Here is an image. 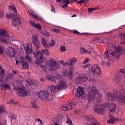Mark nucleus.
<instances>
[{
	"label": "nucleus",
	"instance_id": "35",
	"mask_svg": "<svg viewBox=\"0 0 125 125\" xmlns=\"http://www.w3.org/2000/svg\"><path fill=\"white\" fill-rule=\"evenodd\" d=\"M31 104H32V107L34 108V109H38V105H37V102L36 100H33L31 101Z\"/></svg>",
	"mask_w": 125,
	"mask_h": 125
},
{
	"label": "nucleus",
	"instance_id": "63",
	"mask_svg": "<svg viewBox=\"0 0 125 125\" xmlns=\"http://www.w3.org/2000/svg\"><path fill=\"white\" fill-rule=\"evenodd\" d=\"M93 41H100V38H98V37H95V38H93Z\"/></svg>",
	"mask_w": 125,
	"mask_h": 125
},
{
	"label": "nucleus",
	"instance_id": "19",
	"mask_svg": "<svg viewBox=\"0 0 125 125\" xmlns=\"http://www.w3.org/2000/svg\"><path fill=\"white\" fill-rule=\"evenodd\" d=\"M6 54L8 55L9 57H13L15 56V50L13 47H10L7 49Z\"/></svg>",
	"mask_w": 125,
	"mask_h": 125
},
{
	"label": "nucleus",
	"instance_id": "40",
	"mask_svg": "<svg viewBox=\"0 0 125 125\" xmlns=\"http://www.w3.org/2000/svg\"><path fill=\"white\" fill-rule=\"evenodd\" d=\"M102 65L103 66H105V65H106V66H107L108 67H109V66H110V62H105L102 61Z\"/></svg>",
	"mask_w": 125,
	"mask_h": 125
},
{
	"label": "nucleus",
	"instance_id": "64",
	"mask_svg": "<svg viewBox=\"0 0 125 125\" xmlns=\"http://www.w3.org/2000/svg\"><path fill=\"white\" fill-rule=\"evenodd\" d=\"M14 101L13 100H10L8 103H7V104L13 103Z\"/></svg>",
	"mask_w": 125,
	"mask_h": 125
},
{
	"label": "nucleus",
	"instance_id": "22",
	"mask_svg": "<svg viewBox=\"0 0 125 125\" xmlns=\"http://www.w3.org/2000/svg\"><path fill=\"white\" fill-rule=\"evenodd\" d=\"M109 118H110L109 120H107V124H109L111 125H114L115 122H118L119 121V119L116 118L114 116L109 115Z\"/></svg>",
	"mask_w": 125,
	"mask_h": 125
},
{
	"label": "nucleus",
	"instance_id": "56",
	"mask_svg": "<svg viewBox=\"0 0 125 125\" xmlns=\"http://www.w3.org/2000/svg\"><path fill=\"white\" fill-rule=\"evenodd\" d=\"M56 79L60 80V79H61V75H60V74H57Z\"/></svg>",
	"mask_w": 125,
	"mask_h": 125
},
{
	"label": "nucleus",
	"instance_id": "24",
	"mask_svg": "<svg viewBox=\"0 0 125 125\" xmlns=\"http://www.w3.org/2000/svg\"><path fill=\"white\" fill-rule=\"evenodd\" d=\"M21 22V20H20V18H16L13 20L12 21V26L13 27H15V26H16V25H18V24H20V22Z\"/></svg>",
	"mask_w": 125,
	"mask_h": 125
},
{
	"label": "nucleus",
	"instance_id": "38",
	"mask_svg": "<svg viewBox=\"0 0 125 125\" xmlns=\"http://www.w3.org/2000/svg\"><path fill=\"white\" fill-rule=\"evenodd\" d=\"M2 113H6L5 109H4V106L3 105H0V114H2Z\"/></svg>",
	"mask_w": 125,
	"mask_h": 125
},
{
	"label": "nucleus",
	"instance_id": "39",
	"mask_svg": "<svg viewBox=\"0 0 125 125\" xmlns=\"http://www.w3.org/2000/svg\"><path fill=\"white\" fill-rule=\"evenodd\" d=\"M8 7L10 10H13V11H14V12H17V10H16L15 6L9 5Z\"/></svg>",
	"mask_w": 125,
	"mask_h": 125
},
{
	"label": "nucleus",
	"instance_id": "36",
	"mask_svg": "<svg viewBox=\"0 0 125 125\" xmlns=\"http://www.w3.org/2000/svg\"><path fill=\"white\" fill-rule=\"evenodd\" d=\"M84 125H100V123L98 121L95 119L91 124H85Z\"/></svg>",
	"mask_w": 125,
	"mask_h": 125
},
{
	"label": "nucleus",
	"instance_id": "53",
	"mask_svg": "<svg viewBox=\"0 0 125 125\" xmlns=\"http://www.w3.org/2000/svg\"><path fill=\"white\" fill-rule=\"evenodd\" d=\"M72 33L75 35H79L80 34L79 32L77 30H72Z\"/></svg>",
	"mask_w": 125,
	"mask_h": 125
},
{
	"label": "nucleus",
	"instance_id": "44",
	"mask_svg": "<svg viewBox=\"0 0 125 125\" xmlns=\"http://www.w3.org/2000/svg\"><path fill=\"white\" fill-rule=\"evenodd\" d=\"M35 122H39L40 123L39 125H43L42 120H41L40 119L37 118L35 119Z\"/></svg>",
	"mask_w": 125,
	"mask_h": 125
},
{
	"label": "nucleus",
	"instance_id": "41",
	"mask_svg": "<svg viewBox=\"0 0 125 125\" xmlns=\"http://www.w3.org/2000/svg\"><path fill=\"white\" fill-rule=\"evenodd\" d=\"M55 45V41L53 40H51V43H50L48 45L49 47H52V46H54Z\"/></svg>",
	"mask_w": 125,
	"mask_h": 125
},
{
	"label": "nucleus",
	"instance_id": "50",
	"mask_svg": "<svg viewBox=\"0 0 125 125\" xmlns=\"http://www.w3.org/2000/svg\"><path fill=\"white\" fill-rule=\"evenodd\" d=\"M3 15H4V12L2 10H0V17H3Z\"/></svg>",
	"mask_w": 125,
	"mask_h": 125
},
{
	"label": "nucleus",
	"instance_id": "32",
	"mask_svg": "<svg viewBox=\"0 0 125 125\" xmlns=\"http://www.w3.org/2000/svg\"><path fill=\"white\" fill-rule=\"evenodd\" d=\"M30 16L32 17H34V18H36V19H38V20H39V21H41V22H43V20L41 17L36 16L32 13L30 14Z\"/></svg>",
	"mask_w": 125,
	"mask_h": 125
},
{
	"label": "nucleus",
	"instance_id": "16",
	"mask_svg": "<svg viewBox=\"0 0 125 125\" xmlns=\"http://www.w3.org/2000/svg\"><path fill=\"white\" fill-rule=\"evenodd\" d=\"M0 87H1V89L3 88L4 90H10L11 88L9 83L5 81L4 82L2 81V80H0Z\"/></svg>",
	"mask_w": 125,
	"mask_h": 125
},
{
	"label": "nucleus",
	"instance_id": "25",
	"mask_svg": "<svg viewBox=\"0 0 125 125\" xmlns=\"http://www.w3.org/2000/svg\"><path fill=\"white\" fill-rule=\"evenodd\" d=\"M116 104H111L109 105V109L110 113H112V112H114L115 110H116Z\"/></svg>",
	"mask_w": 125,
	"mask_h": 125
},
{
	"label": "nucleus",
	"instance_id": "26",
	"mask_svg": "<svg viewBox=\"0 0 125 125\" xmlns=\"http://www.w3.org/2000/svg\"><path fill=\"white\" fill-rule=\"evenodd\" d=\"M14 75V74L13 73H10L7 74L5 78V81H7V82H9V81L12 80Z\"/></svg>",
	"mask_w": 125,
	"mask_h": 125
},
{
	"label": "nucleus",
	"instance_id": "29",
	"mask_svg": "<svg viewBox=\"0 0 125 125\" xmlns=\"http://www.w3.org/2000/svg\"><path fill=\"white\" fill-rule=\"evenodd\" d=\"M40 52H41V53L42 54V57L41 58V59H39V60L40 61H41L40 63H42V53H44L45 54H46V55H49V52H48V50H47V49L42 50L41 51H40Z\"/></svg>",
	"mask_w": 125,
	"mask_h": 125
},
{
	"label": "nucleus",
	"instance_id": "54",
	"mask_svg": "<svg viewBox=\"0 0 125 125\" xmlns=\"http://www.w3.org/2000/svg\"><path fill=\"white\" fill-rule=\"evenodd\" d=\"M42 70L44 71V72H46V67L44 65H42L41 66Z\"/></svg>",
	"mask_w": 125,
	"mask_h": 125
},
{
	"label": "nucleus",
	"instance_id": "17",
	"mask_svg": "<svg viewBox=\"0 0 125 125\" xmlns=\"http://www.w3.org/2000/svg\"><path fill=\"white\" fill-rule=\"evenodd\" d=\"M77 60V58L73 57L66 62H63V66H71V65H75Z\"/></svg>",
	"mask_w": 125,
	"mask_h": 125
},
{
	"label": "nucleus",
	"instance_id": "52",
	"mask_svg": "<svg viewBox=\"0 0 125 125\" xmlns=\"http://www.w3.org/2000/svg\"><path fill=\"white\" fill-rule=\"evenodd\" d=\"M51 11L53 12H55V7L53 6L52 4H51Z\"/></svg>",
	"mask_w": 125,
	"mask_h": 125
},
{
	"label": "nucleus",
	"instance_id": "23",
	"mask_svg": "<svg viewBox=\"0 0 125 125\" xmlns=\"http://www.w3.org/2000/svg\"><path fill=\"white\" fill-rule=\"evenodd\" d=\"M84 119L86 122H88V123H91L95 120L94 117L92 115H86L84 116Z\"/></svg>",
	"mask_w": 125,
	"mask_h": 125
},
{
	"label": "nucleus",
	"instance_id": "61",
	"mask_svg": "<svg viewBox=\"0 0 125 125\" xmlns=\"http://www.w3.org/2000/svg\"><path fill=\"white\" fill-rule=\"evenodd\" d=\"M44 34L46 37H49L50 36V34L48 32H45Z\"/></svg>",
	"mask_w": 125,
	"mask_h": 125
},
{
	"label": "nucleus",
	"instance_id": "1",
	"mask_svg": "<svg viewBox=\"0 0 125 125\" xmlns=\"http://www.w3.org/2000/svg\"><path fill=\"white\" fill-rule=\"evenodd\" d=\"M108 99L110 101L118 100L120 103L125 104V90L122 89L120 91L117 90L115 92L108 93Z\"/></svg>",
	"mask_w": 125,
	"mask_h": 125
},
{
	"label": "nucleus",
	"instance_id": "45",
	"mask_svg": "<svg viewBox=\"0 0 125 125\" xmlns=\"http://www.w3.org/2000/svg\"><path fill=\"white\" fill-rule=\"evenodd\" d=\"M15 15L12 14L11 15L10 14H7L6 16V17L7 18H13V17H14Z\"/></svg>",
	"mask_w": 125,
	"mask_h": 125
},
{
	"label": "nucleus",
	"instance_id": "46",
	"mask_svg": "<svg viewBox=\"0 0 125 125\" xmlns=\"http://www.w3.org/2000/svg\"><path fill=\"white\" fill-rule=\"evenodd\" d=\"M121 41H124L125 39V33H122L120 35Z\"/></svg>",
	"mask_w": 125,
	"mask_h": 125
},
{
	"label": "nucleus",
	"instance_id": "27",
	"mask_svg": "<svg viewBox=\"0 0 125 125\" xmlns=\"http://www.w3.org/2000/svg\"><path fill=\"white\" fill-rule=\"evenodd\" d=\"M46 79L53 83H56V81H55V77H54V76H51V75H46Z\"/></svg>",
	"mask_w": 125,
	"mask_h": 125
},
{
	"label": "nucleus",
	"instance_id": "7",
	"mask_svg": "<svg viewBox=\"0 0 125 125\" xmlns=\"http://www.w3.org/2000/svg\"><path fill=\"white\" fill-rule=\"evenodd\" d=\"M37 96L40 100H49V93L46 91L41 90L38 92Z\"/></svg>",
	"mask_w": 125,
	"mask_h": 125
},
{
	"label": "nucleus",
	"instance_id": "15",
	"mask_svg": "<svg viewBox=\"0 0 125 125\" xmlns=\"http://www.w3.org/2000/svg\"><path fill=\"white\" fill-rule=\"evenodd\" d=\"M124 74H125V69H121L120 72H117L114 77V82H116V83H120V82H121L122 75Z\"/></svg>",
	"mask_w": 125,
	"mask_h": 125
},
{
	"label": "nucleus",
	"instance_id": "3",
	"mask_svg": "<svg viewBox=\"0 0 125 125\" xmlns=\"http://www.w3.org/2000/svg\"><path fill=\"white\" fill-rule=\"evenodd\" d=\"M9 37L7 31L4 29H0V42L2 43H9L11 41L7 38Z\"/></svg>",
	"mask_w": 125,
	"mask_h": 125
},
{
	"label": "nucleus",
	"instance_id": "55",
	"mask_svg": "<svg viewBox=\"0 0 125 125\" xmlns=\"http://www.w3.org/2000/svg\"><path fill=\"white\" fill-rule=\"evenodd\" d=\"M52 31H53V32H55V33H58L59 32V29H52Z\"/></svg>",
	"mask_w": 125,
	"mask_h": 125
},
{
	"label": "nucleus",
	"instance_id": "33",
	"mask_svg": "<svg viewBox=\"0 0 125 125\" xmlns=\"http://www.w3.org/2000/svg\"><path fill=\"white\" fill-rule=\"evenodd\" d=\"M70 3V0H63V8H66Z\"/></svg>",
	"mask_w": 125,
	"mask_h": 125
},
{
	"label": "nucleus",
	"instance_id": "31",
	"mask_svg": "<svg viewBox=\"0 0 125 125\" xmlns=\"http://www.w3.org/2000/svg\"><path fill=\"white\" fill-rule=\"evenodd\" d=\"M27 83L28 84H31V85H36V83L37 82L35 80L32 79H27Z\"/></svg>",
	"mask_w": 125,
	"mask_h": 125
},
{
	"label": "nucleus",
	"instance_id": "51",
	"mask_svg": "<svg viewBox=\"0 0 125 125\" xmlns=\"http://www.w3.org/2000/svg\"><path fill=\"white\" fill-rule=\"evenodd\" d=\"M29 23L31 26H33V27H35V26H36V24L33 21H29Z\"/></svg>",
	"mask_w": 125,
	"mask_h": 125
},
{
	"label": "nucleus",
	"instance_id": "62",
	"mask_svg": "<svg viewBox=\"0 0 125 125\" xmlns=\"http://www.w3.org/2000/svg\"><path fill=\"white\" fill-rule=\"evenodd\" d=\"M84 1V0H81L78 2V3H79L80 4H82V3H83L84 2H85Z\"/></svg>",
	"mask_w": 125,
	"mask_h": 125
},
{
	"label": "nucleus",
	"instance_id": "28",
	"mask_svg": "<svg viewBox=\"0 0 125 125\" xmlns=\"http://www.w3.org/2000/svg\"><path fill=\"white\" fill-rule=\"evenodd\" d=\"M47 42V41L46 40V39H45L44 38L42 39V43L43 46H44V47H45L46 48H47V47H49V46L46 43Z\"/></svg>",
	"mask_w": 125,
	"mask_h": 125
},
{
	"label": "nucleus",
	"instance_id": "11",
	"mask_svg": "<svg viewBox=\"0 0 125 125\" xmlns=\"http://www.w3.org/2000/svg\"><path fill=\"white\" fill-rule=\"evenodd\" d=\"M106 108V104H103L102 105L97 104L94 106V110L97 114H102L103 110Z\"/></svg>",
	"mask_w": 125,
	"mask_h": 125
},
{
	"label": "nucleus",
	"instance_id": "12",
	"mask_svg": "<svg viewBox=\"0 0 125 125\" xmlns=\"http://www.w3.org/2000/svg\"><path fill=\"white\" fill-rule=\"evenodd\" d=\"M76 103L75 101L74 98L72 99V101L71 103H69L67 105L63 106V111H70L72 110L73 108H75V105Z\"/></svg>",
	"mask_w": 125,
	"mask_h": 125
},
{
	"label": "nucleus",
	"instance_id": "10",
	"mask_svg": "<svg viewBox=\"0 0 125 125\" xmlns=\"http://www.w3.org/2000/svg\"><path fill=\"white\" fill-rule=\"evenodd\" d=\"M48 64L49 67H51V71H56L57 69H60V65L55 62L53 59H51Z\"/></svg>",
	"mask_w": 125,
	"mask_h": 125
},
{
	"label": "nucleus",
	"instance_id": "49",
	"mask_svg": "<svg viewBox=\"0 0 125 125\" xmlns=\"http://www.w3.org/2000/svg\"><path fill=\"white\" fill-rule=\"evenodd\" d=\"M80 52L81 53H85V49L84 48H81L80 49Z\"/></svg>",
	"mask_w": 125,
	"mask_h": 125
},
{
	"label": "nucleus",
	"instance_id": "18",
	"mask_svg": "<svg viewBox=\"0 0 125 125\" xmlns=\"http://www.w3.org/2000/svg\"><path fill=\"white\" fill-rule=\"evenodd\" d=\"M87 79L86 75H82L76 78V81L78 83H85Z\"/></svg>",
	"mask_w": 125,
	"mask_h": 125
},
{
	"label": "nucleus",
	"instance_id": "57",
	"mask_svg": "<svg viewBox=\"0 0 125 125\" xmlns=\"http://www.w3.org/2000/svg\"><path fill=\"white\" fill-rule=\"evenodd\" d=\"M11 118L12 120H16L17 116H16V115H13L11 117Z\"/></svg>",
	"mask_w": 125,
	"mask_h": 125
},
{
	"label": "nucleus",
	"instance_id": "34",
	"mask_svg": "<svg viewBox=\"0 0 125 125\" xmlns=\"http://www.w3.org/2000/svg\"><path fill=\"white\" fill-rule=\"evenodd\" d=\"M104 59H107V60H108L109 58H110V57H109V52L108 50H105L104 52Z\"/></svg>",
	"mask_w": 125,
	"mask_h": 125
},
{
	"label": "nucleus",
	"instance_id": "14",
	"mask_svg": "<svg viewBox=\"0 0 125 125\" xmlns=\"http://www.w3.org/2000/svg\"><path fill=\"white\" fill-rule=\"evenodd\" d=\"M91 72L93 75H101V70L97 64H94L92 66Z\"/></svg>",
	"mask_w": 125,
	"mask_h": 125
},
{
	"label": "nucleus",
	"instance_id": "30",
	"mask_svg": "<svg viewBox=\"0 0 125 125\" xmlns=\"http://www.w3.org/2000/svg\"><path fill=\"white\" fill-rule=\"evenodd\" d=\"M0 79L2 81V79L4 77V70L2 69L1 65L0 66Z\"/></svg>",
	"mask_w": 125,
	"mask_h": 125
},
{
	"label": "nucleus",
	"instance_id": "5",
	"mask_svg": "<svg viewBox=\"0 0 125 125\" xmlns=\"http://www.w3.org/2000/svg\"><path fill=\"white\" fill-rule=\"evenodd\" d=\"M125 50L124 46H118L116 51L111 52V55L115 58H120L121 54H125Z\"/></svg>",
	"mask_w": 125,
	"mask_h": 125
},
{
	"label": "nucleus",
	"instance_id": "9",
	"mask_svg": "<svg viewBox=\"0 0 125 125\" xmlns=\"http://www.w3.org/2000/svg\"><path fill=\"white\" fill-rule=\"evenodd\" d=\"M17 94L20 97H25V96L28 95V91L26 90V87L22 85L18 87Z\"/></svg>",
	"mask_w": 125,
	"mask_h": 125
},
{
	"label": "nucleus",
	"instance_id": "21",
	"mask_svg": "<svg viewBox=\"0 0 125 125\" xmlns=\"http://www.w3.org/2000/svg\"><path fill=\"white\" fill-rule=\"evenodd\" d=\"M83 88L79 87L77 89V92L75 93V96L77 98H81L83 95Z\"/></svg>",
	"mask_w": 125,
	"mask_h": 125
},
{
	"label": "nucleus",
	"instance_id": "13",
	"mask_svg": "<svg viewBox=\"0 0 125 125\" xmlns=\"http://www.w3.org/2000/svg\"><path fill=\"white\" fill-rule=\"evenodd\" d=\"M73 69H74V67L71 66L69 67L68 70H63V76L64 77H68L69 80H72L73 76Z\"/></svg>",
	"mask_w": 125,
	"mask_h": 125
},
{
	"label": "nucleus",
	"instance_id": "4",
	"mask_svg": "<svg viewBox=\"0 0 125 125\" xmlns=\"http://www.w3.org/2000/svg\"><path fill=\"white\" fill-rule=\"evenodd\" d=\"M62 88H63V81H61L58 85H50L48 86V89L50 90L52 94H55Z\"/></svg>",
	"mask_w": 125,
	"mask_h": 125
},
{
	"label": "nucleus",
	"instance_id": "6",
	"mask_svg": "<svg viewBox=\"0 0 125 125\" xmlns=\"http://www.w3.org/2000/svg\"><path fill=\"white\" fill-rule=\"evenodd\" d=\"M98 94V90L96 87H92L91 90L89 91L87 95V98L89 102L93 101L95 99V95Z\"/></svg>",
	"mask_w": 125,
	"mask_h": 125
},
{
	"label": "nucleus",
	"instance_id": "43",
	"mask_svg": "<svg viewBox=\"0 0 125 125\" xmlns=\"http://www.w3.org/2000/svg\"><path fill=\"white\" fill-rule=\"evenodd\" d=\"M34 28H37L38 30H42V26L39 23L36 24Z\"/></svg>",
	"mask_w": 125,
	"mask_h": 125
},
{
	"label": "nucleus",
	"instance_id": "20",
	"mask_svg": "<svg viewBox=\"0 0 125 125\" xmlns=\"http://www.w3.org/2000/svg\"><path fill=\"white\" fill-rule=\"evenodd\" d=\"M20 61L22 63L23 69H28L29 68V63H28V62L25 61V58L21 57L20 58Z\"/></svg>",
	"mask_w": 125,
	"mask_h": 125
},
{
	"label": "nucleus",
	"instance_id": "58",
	"mask_svg": "<svg viewBox=\"0 0 125 125\" xmlns=\"http://www.w3.org/2000/svg\"><path fill=\"white\" fill-rule=\"evenodd\" d=\"M89 60V59L87 58L83 62V64H85L86 63H87L88 62V61Z\"/></svg>",
	"mask_w": 125,
	"mask_h": 125
},
{
	"label": "nucleus",
	"instance_id": "37",
	"mask_svg": "<svg viewBox=\"0 0 125 125\" xmlns=\"http://www.w3.org/2000/svg\"><path fill=\"white\" fill-rule=\"evenodd\" d=\"M102 94H100L97 96L96 98L97 103H100L101 101H102Z\"/></svg>",
	"mask_w": 125,
	"mask_h": 125
},
{
	"label": "nucleus",
	"instance_id": "47",
	"mask_svg": "<svg viewBox=\"0 0 125 125\" xmlns=\"http://www.w3.org/2000/svg\"><path fill=\"white\" fill-rule=\"evenodd\" d=\"M95 8H88V11L89 13H91L92 11H94V10H95Z\"/></svg>",
	"mask_w": 125,
	"mask_h": 125
},
{
	"label": "nucleus",
	"instance_id": "2",
	"mask_svg": "<svg viewBox=\"0 0 125 125\" xmlns=\"http://www.w3.org/2000/svg\"><path fill=\"white\" fill-rule=\"evenodd\" d=\"M31 41L33 42L36 50L33 53L34 56L35 58H37V60L35 62V64L37 65H40L42 61H39V59H41L42 57V54L41 52H39V49H40V42L38 39V36L37 35L34 34L31 37Z\"/></svg>",
	"mask_w": 125,
	"mask_h": 125
},
{
	"label": "nucleus",
	"instance_id": "48",
	"mask_svg": "<svg viewBox=\"0 0 125 125\" xmlns=\"http://www.w3.org/2000/svg\"><path fill=\"white\" fill-rule=\"evenodd\" d=\"M67 87H68L67 82H63V88H67Z\"/></svg>",
	"mask_w": 125,
	"mask_h": 125
},
{
	"label": "nucleus",
	"instance_id": "42",
	"mask_svg": "<svg viewBox=\"0 0 125 125\" xmlns=\"http://www.w3.org/2000/svg\"><path fill=\"white\" fill-rule=\"evenodd\" d=\"M66 124L70 125H73V123H72V120H71V119L67 117Z\"/></svg>",
	"mask_w": 125,
	"mask_h": 125
},
{
	"label": "nucleus",
	"instance_id": "8",
	"mask_svg": "<svg viewBox=\"0 0 125 125\" xmlns=\"http://www.w3.org/2000/svg\"><path fill=\"white\" fill-rule=\"evenodd\" d=\"M24 49L26 52V55L24 58V60L26 59L28 62L31 63L32 62V58L29 56V54L32 53L33 52V49L30 47L29 44H27L26 46L24 47Z\"/></svg>",
	"mask_w": 125,
	"mask_h": 125
},
{
	"label": "nucleus",
	"instance_id": "59",
	"mask_svg": "<svg viewBox=\"0 0 125 125\" xmlns=\"http://www.w3.org/2000/svg\"><path fill=\"white\" fill-rule=\"evenodd\" d=\"M85 53H87V54H91V52L90 51L87 50L86 49L85 50Z\"/></svg>",
	"mask_w": 125,
	"mask_h": 125
},
{
	"label": "nucleus",
	"instance_id": "60",
	"mask_svg": "<svg viewBox=\"0 0 125 125\" xmlns=\"http://www.w3.org/2000/svg\"><path fill=\"white\" fill-rule=\"evenodd\" d=\"M0 54H3V50L2 49V48L0 46Z\"/></svg>",
	"mask_w": 125,
	"mask_h": 125
}]
</instances>
